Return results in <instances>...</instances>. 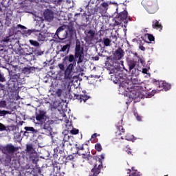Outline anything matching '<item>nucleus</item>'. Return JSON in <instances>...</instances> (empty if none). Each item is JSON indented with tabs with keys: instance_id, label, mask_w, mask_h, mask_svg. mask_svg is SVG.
Here are the masks:
<instances>
[{
	"instance_id": "f257e3e1",
	"label": "nucleus",
	"mask_w": 176,
	"mask_h": 176,
	"mask_svg": "<svg viewBox=\"0 0 176 176\" xmlns=\"http://www.w3.org/2000/svg\"><path fill=\"white\" fill-rule=\"evenodd\" d=\"M56 155H46L44 156H41V159H45V160H51L52 164L53 166V171L55 174H58L60 173V164H66L69 162H76L78 157L77 155H60L58 158V162H54V157H56Z\"/></svg>"
},
{
	"instance_id": "f03ea898",
	"label": "nucleus",
	"mask_w": 176,
	"mask_h": 176,
	"mask_svg": "<svg viewBox=\"0 0 176 176\" xmlns=\"http://www.w3.org/2000/svg\"><path fill=\"white\" fill-rule=\"evenodd\" d=\"M132 82H122L120 85V92L121 94L126 95V97H129V100H131L132 99L135 98H142L143 94L142 92H137L135 91H133L132 86L131 85Z\"/></svg>"
},
{
	"instance_id": "7ed1b4c3",
	"label": "nucleus",
	"mask_w": 176,
	"mask_h": 176,
	"mask_svg": "<svg viewBox=\"0 0 176 176\" xmlns=\"http://www.w3.org/2000/svg\"><path fill=\"white\" fill-rule=\"evenodd\" d=\"M28 155H15L14 166V167H18L20 166L23 170H30V165L28 164Z\"/></svg>"
},
{
	"instance_id": "20e7f679",
	"label": "nucleus",
	"mask_w": 176,
	"mask_h": 176,
	"mask_svg": "<svg viewBox=\"0 0 176 176\" xmlns=\"http://www.w3.org/2000/svg\"><path fill=\"white\" fill-rule=\"evenodd\" d=\"M104 159V155H102L100 158H98V162L100 164H95L94 167L91 170L88 176H98L101 173L102 168H103V160ZM98 166V167H97Z\"/></svg>"
},
{
	"instance_id": "39448f33",
	"label": "nucleus",
	"mask_w": 176,
	"mask_h": 176,
	"mask_svg": "<svg viewBox=\"0 0 176 176\" xmlns=\"http://www.w3.org/2000/svg\"><path fill=\"white\" fill-rule=\"evenodd\" d=\"M75 58H78L77 63L80 64V63L83 62L84 59V52L83 49L81 48L80 45L76 43V48H75Z\"/></svg>"
},
{
	"instance_id": "423d86ee",
	"label": "nucleus",
	"mask_w": 176,
	"mask_h": 176,
	"mask_svg": "<svg viewBox=\"0 0 176 176\" xmlns=\"http://www.w3.org/2000/svg\"><path fill=\"white\" fill-rule=\"evenodd\" d=\"M51 122H52L47 120L46 121L41 123V128L43 129V130H46V131H47L46 133L47 135H52V128L51 126Z\"/></svg>"
},
{
	"instance_id": "0eeeda50",
	"label": "nucleus",
	"mask_w": 176,
	"mask_h": 176,
	"mask_svg": "<svg viewBox=\"0 0 176 176\" xmlns=\"http://www.w3.org/2000/svg\"><path fill=\"white\" fill-rule=\"evenodd\" d=\"M36 120L43 123L47 120L46 112L39 110L36 113Z\"/></svg>"
},
{
	"instance_id": "6e6552de",
	"label": "nucleus",
	"mask_w": 176,
	"mask_h": 176,
	"mask_svg": "<svg viewBox=\"0 0 176 176\" xmlns=\"http://www.w3.org/2000/svg\"><path fill=\"white\" fill-rule=\"evenodd\" d=\"M1 150L2 151V153H14V152H16L17 151V148H15L13 145L12 144H8L4 147H1Z\"/></svg>"
},
{
	"instance_id": "1a4fd4ad",
	"label": "nucleus",
	"mask_w": 176,
	"mask_h": 176,
	"mask_svg": "<svg viewBox=\"0 0 176 176\" xmlns=\"http://www.w3.org/2000/svg\"><path fill=\"white\" fill-rule=\"evenodd\" d=\"M111 4L118 5V3H112L111 1L103 2L100 4V6L104 8V9H102V8L100 9V13L101 14L102 16H104L107 13V10L109 9V6Z\"/></svg>"
},
{
	"instance_id": "9d476101",
	"label": "nucleus",
	"mask_w": 176,
	"mask_h": 176,
	"mask_svg": "<svg viewBox=\"0 0 176 176\" xmlns=\"http://www.w3.org/2000/svg\"><path fill=\"white\" fill-rule=\"evenodd\" d=\"M5 158V163H6V164H11L12 167H14L16 155H6Z\"/></svg>"
},
{
	"instance_id": "9b49d317",
	"label": "nucleus",
	"mask_w": 176,
	"mask_h": 176,
	"mask_svg": "<svg viewBox=\"0 0 176 176\" xmlns=\"http://www.w3.org/2000/svg\"><path fill=\"white\" fill-rule=\"evenodd\" d=\"M28 170H29L27 171V173H30V174L33 176H38V174H41V169L40 167L35 166L32 169L29 168Z\"/></svg>"
},
{
	"instance_id": "f8f14e48",
	"label": "nucleus",
	"mask_w": 176,
	"mask_h": 176,
	"mask_svg": "<svg viewBox=\"0 0 176 176\" xmlns=\"http://www.w3.org/2000/svg\"><path fill=\"white\" fill-rule=\"evenodd\" d=\"M44 17H45V19L49 22L53 21V19H54L53 12L51 10H45L44 12Z\"/></svg>"
},
{
	"instance_id": "ddd939ff",
	"label": "nucleus",
	"mask_w": 176,
	"mask_h": 176,
	"mask_svg": "<svg viewBox=\"0 0 176 176\" xmlns=\"http://www.w3.org/2000/svg\"><path fill=\"white\" fill-rule=\"evenodd\" d=\"M74 65L73 63H71L68 65L67 67L65 72V77L69 78L70 74H72L73 69H74Z\"/></svg>"
},
{
	"instance_id": "4468645a",
	"label": "nucleus",
	"mask_w": 176,
	"mask_h": 176,
	"mask_svg": "<svg viewBox=\"0 0 176 176\" xmlns=\"http://www.w3.org/2000/svg\"><path fill=\"white\" fill-rule=\"evenodd\" d=\"M29 162H32L34 164H36L39 160L38 155H28Z\"/></svg>"
},
{
	"instance_id": "2eb2a0df",
	"label": "nucleus",
	"mask_w": 176,
	"mask_h": 176,
	"mask_svg": "<svg viewBox=\"0 0 176 176\" xmlns=\"http://www.w3.org/2000/svg\"><path fill=\"white\" fill-rule=\"evenodd\" d=\"M159 87L164 88L165 89V91H167V90L171 89V85L164 81H160L159 82Z\"/></svg>"
},
{
	"instance_id": "dca6fc26",
	"label": "nucleus",
	"mask_w": 176,
	"mask_h": 176,
	"mask_svg": "<svg viewBox=\"0 0 176 176\" xmlns=\"http://www.w3.org/2000/svg\"><path fill=\"white\" fill-rule=\"evenodd\" d=\"M35 35L37 36L36 38L38 41H44L45 40V36L43 33L36 31Z\"/></svg>"
},
{
	"instance_id": "f3484780",
	"label": "nucleus",
	"mask_w": 176,
	"mask_h": 176,
	"mask_svg": "<svg viewBox=\"0 0 176 176\" xmlns=\"http://www.w3.org/2000/svg\"><path fill=\"white\" fill-rule=\"evenodd\" d=\"M115 56L118 59H121L124 56V51L122 49L117 50Z\"/></svg>"
},
{
	"instance_id": "a211bd4d",
	"label": "nucleus",
	"mask_w": 176,
	"mask_h": 176,
	"mask_svg": "<svg viewBox=\"0 0 176 176\" xmlns=\"http://www.w3.org/2000/svg\"><path fill=\"white\" fill-rule=\"evenodd\" d=\"M63 120L65 122V126H69V127H67V130H71V129H72V122H70L69 120L66 118V115H63Z\"/></svg>"
},
{
	"instance_id": "6ab92c4d",
	"label": "nucleus",
	"mask_w": 176,
	"mask_h": 176,
	"mask_svg": "<svg viewBox=\"0 0 176 176\" xmlns=\"http://www.w3.org/2000/svg\"><path fill=\"white\" fill-rule=\"evenodd\" d=\"M153 28L157 30L160 29V31L163 29V26H162V24H160L157 21H155L153 22Z\"/></svg>"
},
{
	"instance_id": "aec40b11",
	"label": "nucleus",
	"mask_w": 176,
	"mask_h": 176,
	"mask_svg": "<svg viewBox=\"0 0 176 176\" xmlns=\"http://www.w3.org/2000/svg\"><path fill=\"white\" fill-rule=\"evenodd\" d=\"M24 130H25V131H28V133H38L37 129H35L34 127H31V126H25Z\"/></svg>"
},
{
	"instance_id": "412c9836",
	"label": "nucleus",
	"mask_w": 176,
	"mask_h": 176,
	"mask_svg": "<svg viewBox=\"0 0 176 176\" xmlns=\"http://www.w3.org/2000/svg\"><path fill=\"white\" fill-rule=\"evenodd\" d=\"M125 130L124 129L123 126L121 125H119L118 126V131H116V135L117 137H119V135H121L122 133H124Z\"/></svg>"
},
{
	"instance_id": "4be33fe9",
	"label": "nucleus",
	"mask_w": 176,
	"mask_h": 176,
	"mask_svg": "<svg viewBox=\"0 0 176 176\" xmlns=\"http://www.w3.org/2000/svg\"><path fill=\"white\" fill-rule=\"evenodd\" d=\"M125 140H126V141H132V142H134L135 141V138L133 135H131L130 133H127L126 135H125Z\"/></svg>"
},
{
	"instance_id": "5701e85b",
	"label": "nucleus",
	"mask_w": 176,
	"mask_h": 176,
	"mask_svg": "<svg viewBox=\"0 0 176 176\" xmlns=\"http://www.w3.org/2000/svg\"><path fill=\"white\" fill-rule=\"evenodd\" d=\"M26 151H27V153H31V154L35 153L34 149L32 147V145H31V144H27V146H26Z\"/></svg>"
},
{
	"instance_id": "b1692460",
	"label": "nucleus",
	"mask_w": 176,
	"mask_h": 176,
	"mask_svg": "<svg viewBox=\"0 0 176 176\" xmlns=\"http://www.w3.org/2000/svg\"><path fill=\"white\" fill-rule=\"evenodd\" d=\"M90 96H87L86 94L84 95H80V102H85L87 101V100L89 99Z\"/></svg>"
},
{
	"instance_id": "393cba45",
	"label": "nucleus",
	"mask_w": 176,
	"mask_h": 176,
	"mask_svg": "<svg viewBox=\"0 0 176 176\" xmlns=\"http://www.w3.org/2000/svg\"><path fill=\"white\" fill-rule=\"evenodd\" d=\"M69 48H70V45H64L63 47H62L60 51V52L67 51L66 54H68L69 51Z\"/></svg>"
},
{
	"instance_id": "a878e982",
	"label": "nucleus",
	"mask_w": 176,
	"mask_h": 176,
	"mask_svg": "<svg viewBox=\"0 0 176 176\" xmlns=\"http://www.w3.org/2000/svg\"><path fill=\"white\" fill-rule=\"evenodd\" d=\"M121 19L124 20L128 19V12L126 11H124L120 14Z\"/></svg>"
},
{
	"instance_id": "bb28decb",
	"label": "nucleus",
	"mask_w": 176,
	"mask_h": 176,
	"mask_svg": "<svg viewBox=\"0 0 176 176\" xmlns=\"http://www.w3.org/2000/svg\"><path fill=\"white\" fill-rule=\"evenodd\" d=\"M129 66L130 69H134L136 66V63L134 60H130L129 62Z\"/></svg>"
},
{
	"instance_id": "cd10ccee",
	"label": "nucleus",
	"mask_w": 176,
	"mask_h": 176,
	"mask_svg": "<svg viewBox=\"0 0 176 176\" xmlns=\"http://www.w3.org/2000/svg\"><path fill=\"white\" fill-rule=\"evenodd\" d=\"M29 42L33 46L38 47H40V43L36 41L30 40Z\"/></svg>"
},
{
	"instance_id": "c85d7f7f",
	"label": "nucleus",
	"mask_w": 176,
	"mask_h": 176,
	"mask_svg": "<svg viewBox=\"0 0 176 176\" xmlns=\"http://www.w3.org/2000/svg\"><path fill=\"white\" fill-rule=\"evenodd\" d=\"M103 42L105 46H110L111 41L109 38H103Z\"/></svg>"
},
{
	"instance_id": "c756f323",
	"label": "nucleus",
	"mask_w": 176,
	"mask_h": 176,
	"mask_svg": "<svg viewBox=\"0 0 176 176\" xmlns=\"http://www.w3.org/2000/svg\"><path fill=\"white\" fill-rule=\"evenodd\" d=\"M95 31L90 30L87 33V37L94 38L95 36Z\"/></svg>"
},
{
	"instance_id": "7c9ffc66",
	"label": "nucleus",
	"mask_w": 176,
	"mask_h": 176,
	"mask_svg": "<svg viewBox=\"0 0 176 176\" xmlns=\"http://www.w3.org/2000/svg\"><path fill=\"white\" fill-rule=\"evenodd\" d=\"M68 130L69 131L71 134H73V135H76V134H78V133H79V130L76 128H72V130H69V129H68Z\"/></svg>"
},
{
	"instance_id": "2f4dec72",
	"label": "nucleus",
	"mask_w": 176,
	"mask_h": 176,
	"mask_svg": "<svg viewBox=\"0 0 176 176\" xmlns=\"http://www.w3.org/2000/svg\"><path fill=\"white\" fill-rule=\"evenodd\" d=\"M66 29V26L65 25H63L61 27H60L57 30L56 34L58 35L59 34V32H61L63 31H64Z\"/></svg>"
},
{
	"instance_id": "473e14b6",
	"label": "nucleus",
	"mask_w": 176,
	"mask_h": 176,
	"mask_svg": "<svg viewBox=\"0 0 176 176\" xmlns=\"http://www.w3.org/2000/svg\"><path fill=\"white\" fill-rule=\"evenodd\" d=\"M95 149L98 151V152H101L102 147L100 144H97L95 145Z\"/></svg>"
},
{
	"instance_id": "72a5a7b5",
	"label": "nucleus",
	"mask_w": 176,
	"mask_h": 176,
	"mask_svg": "<svg viewBox=\"0 0 176 176\" xmlns=\"http://www.w3.org/2000/svg\"><path fill=\"white\" fill-rule=\"evenodd\" d=\"M82 159H85V160H91L93 157L91 155H82Z\"/></svg>"
},
{
	"instance_id": "f704fd0d",
	"label": "nucleus",
	"mask_w": 176,
	"mask_h": 176,
	"mask_svg": "<svg viewBox=\"0 0 176 176\" xmlns=\"http://www.w3.org/2000/svg\"><path fill=\"white\" fill-rule=\"evenodd\" d=\"M146 37L150 41H155V37H153L152 35L151 34H146Z\"/></svg>"
},
{
	"instance_id": "c9c22d12",
	"label": "nucleus",
	"mask_w": 176,
	"mask_h": 176,
	"mask_svg": "<svg viewBox=\"0 0 176 176\" xmlns=\"http://www.w3.org/2000/svg\"><path fill=\"white\" fill-rule=\"evenodd\" d=\"M7 104L5 100L0 101V108H5L6 107Z\"/></svg>"
},
{
	"instance_id": "e433bc0d",
	"label": "nucleus",
	"mask_w": 176,
	"mask_h": 176,
	"mask_svg": "<svg viewBox=\"0 0 176 176\" xmlns=\"http://www.w3.org/2000/svg\"><path fill=\"white\" fill-rule=\"evenodd\" d=\"M9 112L6 111V110H0V116H6L7 113H8Z\"/></svg>"
},
{
	"instance_id": "4c0bfd02",
	"label": "nucleus",
	"mask_w": 176,
	"mask_h": 176,
	"mask_svg": "<svg viewBox=\"0 0 176 176\" xmlns=\"http://www.w3.org/2000/svg\"><path fill=\"white\" fill-rule=\"evenodd\" d=\"M58 67L61 71H65V65L63 63L58 64Z\"/></svg>"
},
{
	"instance_id": "58836bf2",
	"label": "nucleus",
	"mask_w": 176,
	"mask_h": 176,
	"mask_svg": "<svg viewBox=\"0 0 176 176\" xmlns=\"http://www.w3.org/2000/svg\"><path fill=\"white\" fill-rule=\"evenodd\" d=\"M56 94L58 96H61L63 94V90L59 89L56 91Z\"/></svg>"
},
{
	"instance_id": "ea45409f",
	"label": "nucleus",
	"mask_w": 176,
	"mask_h": 176,
	"mask_svg": "<svg viewBox=\"0 0 176 176\" xmlns=\"http://www.w3.org/2000/svg\"><path fill=\"white\" fill-rule=\"evenodd\" d=\"M6 129V126L3 124L0 123V131H4Z\"/></svg>"
},
{
	"instance_id": "a19ab883",
	"label": "nucleus",
	"mask_w": 176,
	"mask_h": 176,
	"mask_svg": "<svg viewBox=\"0 0 176 176\" xmlns=\"http://www.w3.org/2000/svg\"><path fill=\"white\" fill-rule=\"evenodd\" d=\"M69 135H65L64 138H63V141H65V142H67V141H69Z\"/></svg>"
},
{
	"instance_id": "79ce46f5",
	"label": "nucleus",
	"mask_w": 176,
	"mask_h": 176,
	"mask_svg": "<svg viewBox=\"0 0 176 176\" xmlns=\"http://www.w3.org/2000/svg\"><path fill=\"white\" fill-rule=\"evenodd\" d=\"M74 60V55H69V62L72 63Z\"/></svg>"
},
{
	"instance_id": "37998d69",
	"label": "nucleus",
	"mask_w": 176,
	"mask_h": 176,
	"mask_svg": "<svg viewBox=\"0 0 176 176\" xmlns=\"http://www.w3.org/2000/svg\"><path fill=\"white\" fill-rule=\"evenodd\" d=\"M63 0H54V3L56 5H60Z\"/></svg>"
},
{
	"instance_id": "c03bdc74",
	"label": "nucleus",
	"mask_w": 176,
	"mask_h": 176,
	"mask_svg": "<svg viewBox=\"0 0 176 176\" xmlns=\"http://www.w3.org/2000/svg\"><path fill=\"white\" fill-rule=\"evenodd\" d=\"M142 73H143V74H148V76H151V74H148V69H146V68H144V69H142Z\"/></svg>"
},
{
	"instance_id": "a18cd8bd",
	"label": "nucleus",
	"mask_w": 176,
	"mask_h": 176,
	"mask_svg": "<svg viewBox=\"0 0 176 176\" xmlns=\"http://www.w3.org/2000/svg\"><path fill=\"white\" fill-rule=\"evenodd\" d=\"M64 89H65V90H69V89H70L69 85H67V83H66V84L65 85Z\"/></svg>"
},
{
	"instance_id": "49530a36",
	"label": "nucleus",
	"mask_w": 176,
	"mask_h": 176,
	"mask_svg": "<svg viewBox=\"0 0 176 176\" xmlns=\"http://www.w3.org/2000/svg\"><path fill=\"white\" fill-rule=\"evenodd\" d=\"M135 116L136 117V118L138 121L142 120V118L138 115V113H135Z\"/></svg>"
},
{
	"instance_id": "de8ad7c7",
	"label": "nucleus",
	"mask_w": 176,
	"mask_h": 176,
	"mask_svg": "<svg viewBox=\"0 0 176 176\" xmlns=\"http://www.w3.org/2000/svg\"><path fill=\"white\" fill-rule=\"evenodd\" d=\"M6 80L5 78L3 77V75H1V74H0V81L1 82H4Z\"/></svg>"
},
{
	"instance_id": "09e8293b",
	"label": "nucleus",
	"mask_w": 176,
	"mask_h": 176,
	"mask_svg": "<svg viewBox=\"0 0 176 176\" xmlns=\"http://www.w3.org/2000/svg\"><path fill=\"white\" fill-rule=\"evenodd\" d=\"M157 9L153 10H151V9H148L147 11L148 12V13L150 14H153L155 13V12H156Z\"/></svg>"
},
{
	"instance_id": "8fccbe9b",
	"label": "nucleus",
	"mask_w": 176,
	"mask_h": 176,
	"mask_svg": "<svg viewBox=\"0 0 176 176\" xmlns=\"http://www.w3.org/2000/svg\"><path fill=\"white\" fill-rule=\"evenodd\" d=\"M155 93H156L155 91H152V92L151 93V95L148 94V97L151 98V97L153 96Z\"/></svg>"
},
{
	"instance_id": "3c124183",
	"label": "nucleus",
	"mask_w": 176,
	"mask_h": 176,
	"mask_svg": "<svg viewBox=\"0 0 176 176\" xmlns=\"http://www.w3.org/2000/svg\"><path fill=\"white\" fill-rule=\"evenodd\" d=\"M17 28L21 29H26V28L22 25H17Z\"/></svg>"
},
{
	"instance_id": "603ef678",
	"label": "nucleus",
	"mask_w": 176,
	"mask_h": 176,
	"mask_svg": "<svg viewBox=\"0 0 176 176\" xmlns=\"http://www.w3.org/2000/svg\"><path fill=\"white\" fill-rule=\"evenodd\" d=\"M43 54H44L43 52H38L36 53V54L37 56H41V55Z\"/></svg>"
},
{
	"instance_id": "864d4df0",
	"label": "nucleus",
	"mask_w": 176,
	"mask_h": 176,
	"mask_svg": "<svg viewBox=\"0 0 176 176\" xmlns=\"http://www.w3.org/2000/svg\"><path fill=\"white\" fill-rule=\"evenodd\" d=\"M140 49L141 50H142V51H145V50H146V48H145L144 46H142V45H140Z\"/></svg>"
},
{
	"instance_id": "5fc2aeb1",
	"label": "nucleus",
	"mask_w": 176,
	"mask_h": 176,
	"mask_svg": "<svg viewBox=\"0 0 176 176\" xmlns=\"http://www.w3.org/2000/svg\"><path fill=\"white\" fill-rule=\"evenodd\" d=\"M96 137H97V134L96 133H95V134L91 135V138H96Z\"/></svg>"
},
{
	"instance_id": "6e6d98bb",
	"label": "nucleus",
	"mask_w": 176,
	"mask_h": 176,
	"mask_svg": "<svg viewBox=\"0 0 176 176\" xmlns=\"http://www.w3.org/2000/svg\"><path fill=\"white\" fill-rule=\"evenodd\" d=\"M126 153H128V155H129L130 153H131V150H127L126 151Z\"/></svg>"
},
{
	"instance_id": "4d7b16f0",
	"label": "nucleus",
	"mask_w": 176,
	"mask_h": 176,
	"mask_svg": "<svg viewBox=\"0 0 176 176\" xmlns=\"http://www.w3.org/2000/svg\"><path fill=\"white\" fill-rule=\"evenodd\" d=\"M39 19H40V20H39L40 21H41V22L43 21V19L42 18H39Z\"/></svg>"
},
{
	"instance_id": "13d9d810",
	"label": "nucleus",
	"mask_w": 176,
	"mask_h": 176,
	"mask_svg": "<svg viewBox=\"0 0 176 176\" xmlns=\"http://www.w3.org/2000/svg\"><path fill=\"white\" fill-rule=\"evenodd\" d=\"M95 60H99V58H98V57H96V58H95Z\"/></svg>"
},
{
	"instance_id": "bf43d9fd",
	"label": "nucleus",
	"mask_w": 176,
	"mask_h": 176,
	"mask_svg": "<svg viewBox=\"0 0 176 176\" xmlns=\"http://www.w3.org/2000/svg\"><path fill=\"white\" fill-rule=\"evenodd\" d=\"M134 55H135V56H138V54L135 53V54H134Z\"/></svg>"
},
{
	"instance_id": "052dcab7",
	"label": "nucleus",
	"mask_w": 176,
	"mask_h": 176,
	"mask_svg": "<svg viewBox=\"0 0 176 176\" xmlns=\"http://www.w3.org/2000/svg\"><path fill=\"white\" fill-rule=\"evenodd\" d=\"M120 138H121V140H124V138L122 137H121Z\"/></svg>"
},
{
	"instance_id": "680f3d73",
	"label": "nucleus",
	"mask_w": 176,
	"mask_h": 176,
	"mask_svg": "<svg viewBox=\"0 0 176 176\" xmlns=\"http://www.w3.org/2000/svg\"><path fill=\"white\" fill-rule=\"evenodd\" d=\"M153 82H156V80H153Z\"/></svg>"
},
{
	"instance_id": "e2e57ef3",
	"label": "nucleus",
	"mask_w": 176,
	"mask_h": 176,
	"mask_svg": "<svg viewBox=\"0 0 176 176\" xmlns=\"http://www.w3.org/2000/svg\"><path fill=\"white\" fill-rule=\"evenodd\" d=\"M3 41L6 42V41H5V40H3Z\"/></svg>"
},
{
	"instance_id": "0e129e2a",
	"label": "nucleus",
	"mask_w": 176,
	"mask_h": 176,
	"mask_svg": "<svg viewBox=\"0 0 176 176\" xmlns=\"http://www.w3.org/2000/svg\"><path fill=\"white\" fill-rule=\"evenodd\" d=\"M164 176H168V175H164Z\"/></svg>"
},
{
	"instance_id": "69168bd1",
	"label": "nucleus",
	"mask_w": 176,
	"mask_h": 176,
	"mask_svg": "<svg viewBox=\"0 0 176 176\" xmlns=\"http://www.w3.org/2000/svg\"><path fill=\"white\" fill-rule=\"evenodd\" d=\"M67 57H65V59H67Z\"/></svg>"
}]
</instances>
